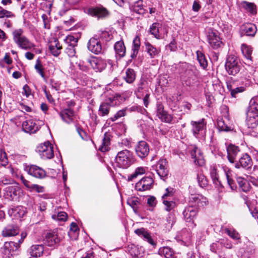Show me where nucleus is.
<instances>
[{
	"mask_svg": "<svg viewBox=\"0 0 258 258\" xmlns=\"http://www.w3.org/2000/svg\"><path fill=\"white\" fill-rule=\"evenodd\" d=\"M167 165V162L166 159L160 160L156 165V171L157 174L164 181L168 174Z\"/></svg>",
	"mask_w": 258,
	"mask_h": 258,
	"instance_id": "nucleus-12",
	"label": "nucleus"
},
{
	"mask_svg": "<svg viewBox=\"0 0 258 258\" xmlns=\"http://www.w3.org/2000/svg\"><path fill=\"white\" fill-rule=\"evenodd\" d=\"M180 72H184L181 75V80L183 85L190 86L198 81L199 72L194 67L186 63H182L180 66Z\"/></svg>",
	"mask_w": 258,
	"mask_h": 258,
	"instance_id": "nucleus-1",
	"label": "nucleus"
},
{
	"mask_svg": "<svg viewBox=\"0 0 258 258\" xmlns=\"http://www.w3.org/2000/svg\"><path fill=\"white\" fill-rule=\"evenodd\" d=\"M16 17L15 14L12 11L4 9L0 6V19H13Z\"/></svg>",
	"mask_w": 258,
	"mask_h": 258,
	"instance_id": "nucleus-44",
	"label": "nucleus"
},
{
	"mask_svg": "<svg viewBox=\"0 0 258 258\" xmlns=\"http://www.w3.org/2000/svg\"><path fill=\"white\" fill-rule=\"evenodd\" d=\"M160 119L165 122L171 123L173 117L170 114H168L166 112L162 116H161Z\"/></svg>",
	"mask_w": 258,
	"mask_h": 258,
	"instance_id": "nucleus-64",
	"label": "nucleus"
},
{
	"mask_svg": "<svg viewBox=\"0 0 258 258\" xmlns=\"http://www.w3.org/2000/svg\"><path fill=\"white\" fill-rule=\"evenodd\" d=\"M115 52L120 57H122L125 54V47L122 41H119L115 43L114 46Z\"/></svg>",
	"mask_w": 258,
	"mask_h": 258,
	"instance_id": "nucleus-37",
	"label": "nucleus"
},
{
	"mask_svg": "<svg viewBox=\"0 0 258 258\" xmlns=\"http://www.w3.org/2000/svg\"><path fill=\"white\" fill-rule=\"evenodd\" d=\"M22 29H17L12 33L14 41L22 49L30 50L33 48L35 45L23 35Z\"/></svg>",
	"mask_w": 258,
	"mask_h": 258,
	"instance_id": "nucleus-2",
	"label": "nucleus"
},
{
	"mask_svg": "<svg viewBox=\"0 0 258 258\" xmlns=\"http://www.w3.org/2000/svg\"><path fill=\"white\" fill-rule=\"evenodd\" d=\"M59 114L62 120L68 124L74 122L76 118L74 111L71 108L62 109Z\"/></svg>",
	"mask_w": 258,
	"mask_h": 258,
	"instance_id": "nucleus-14",
	"label": "nucleus"
},
{
	"mask_svg": "<svg viewBox=\"0 0 258 258\" xmlns=\"http://www.w3.org/2000/svg\"><path fill=\"white\" fill-rule=\"evenodd\" d=\"M163 203L165 206V210L167 211H170L175 206V203L172 201L164 200Z\"/></svg>",
	"mask_w": 258,
	"mask_h": 258,
	"instance_id": "nucleus-57",
	"label": "nucleus"
},
{
	"mask_svg": "<svg viewBox=\"0 0 258 258\" xmlns=\"http://www.w3.org/2000/svg\"><path fill=\"white\" fill-rule=\"evenodd\" d=\"M9 215L15 219L22 218L26 213L25 208L22 206H14L9 210Z\"/></svg>",
	"mask_w": 258,
	"mask_h": 258,
	"instance_id": "nucleus-21",
	"label": "nucleus"
},
{
	"mask_svg": "<svg viewBox=\"0 0 258 258\" xmlns=\"http://www.w3.org/2000/svg\"><path fill=\"white\" fill-rule=\"evenodd\" d=\"M240 32L242 35L254 36L256 32V27L251 23L244 24L241 26Z\"/></svg>",
	"mask_w": 258,
	"mask_h": 258,
	"instance_id": "nucleus-18",
	"label": "nucleus"
},
{
	"mask_svg": "<svg viewBox=\"0 0 258 258\" xmlns=\"http://www.w3.org/2000/svg\"><path fill=\"white\" fill-rule=\"evenodd\" d=\"M133 10L139 14H143L145 13V9L144 8L143 1L139 0L135 3L132 7Z\"/></svg>",
	"mask_w": 258,
	"mask_h": 258,
	"instance_id": "nucleus-46",
	"label": "nucleus"
},
{
	"mask_svg": "<svg viewBox=\"0 0 258 258\" xmlns=\"http://www.w3.org/2000/svg\"><path fill=\"white\" fill-rule=\"evenodd\" d=\"M190 124L192 126V133L196 138H201L205 136L206 123L204 119L198 121H191Z\"/></svg>",
	"mask_w": 258,
	"mask_h": 258,
	"instance_id": "nucleus-8",
	"label": "nucleus"
},
{
	"mask_svg": "<svg viewBox=\"0 0 258 258\" xmlns=\"http://www.w3.org/2000/svg\"><path fill=\"white\" fill-rule=\"evenodd\" d=\"M153 179L150 177H145L138 181L135 185V188L138 191H143L150 190L153 186Z\"/></svg>",
	"mask_w": 258,
	"mask_h": 258,
	"instance_id": "nucleus-10",
	"label": "nucleus"
},
{
	"mask_svg": "<svg viewBox=\"0 0 258 258\" xmlns=\"http://www.w3.org/2000/svg\"><path fill=\"white\" fill-rule=\"evenodd\" d=\"M190 200L195 203V206H203L206 205L208 202L206 198L201 195H192L190 197Z\"/></svg>",
	"mask_w": 258,
	"mask_h": 258,
	"instance_id": "nucleus-34",
	"label": "nucleus"
},
{
	"mask_svg": "<svg viewBox=\"0 0 258 258\" xmlns=\"http://www.w3.org/2000/svg\"><path fill=\"white\" fill-rule=\"evenodd\" d=\"M115 160L117 166L124 169L127 168L134 162L132 153L128 150L119 152Z\"/></svg>",
	"mask_w": 258,
	"mask_h": 258,
	"instance_id": "nucleus-3",
	"label": "nucleus"
},
{
	"mask_svg": "<svg viewBox=\"0 0 258 258\" xmlns=\"http://www.w3.org/2000/svg\"><path fill=\"white\" fill-rule=\"evenodd\" d=\"M165 112L163 105L160 103H158L157 104V115L158 117L160 118L161 116H162Z\"/></svg>",
	"mask_w": 258,
	"mask_h": 258,
	"instance_id": "nucleus-62",
	"label": "nucleus"
},
{
	"mask_svg": "<svg viewBox=\"0 0 258 258\" xmlns=\"http://www.w3.org/2000/svg\"><path fill=\"white\" fill-rule=\"evenodd\" d=\"M207 40L211 47L215 49L221 47L223 45L218 33L211 29H209L207 32Z\"/></svg>",
	"mask_w": 258,
	"mask_h": 258,
	"instance_id": "nucleus-9",
	"label": "nucleus"
},
{
	"mask_svg": "<svg viewBox=\"0 0 258 258\" xmlns=\"http://www.w3.org/2000/svg\"><path fill=\"white\" fill-rule=\"evenodd\" d=\"M87 62L92 68L96 71H101L105 68L106 63L104 60L97 58L87 59Z\"/></svg>",
	"mask_w": 258,
	"mask_h": 258,
	"instance_id": "nucleus-22",
	"label": "nucleus"
},
{
	"mask_svg": "<svg viewBox=\"0 0 258 258\" xmlns=\"http://www.w3.org/2000/svg\"><path fill=\"white\" fill-rule=\"evenodd\" d=\"M44 251V247L42 244L33 245L30 250L32 256L37 257L42 255Z\"/></svg>",
	"mask_w": 258,
	"mask_h": 258,
	"instance_id": "nucleus-33",
	"label": "nucleus"
},
{
	"mask_svg": "<svg viewBox=\"0 0 258 258\" xmlns=\"http://www.w3.org/2000/svg\"><path fill=\"white\" fill-rule=\"evenodd\" d=\"M126 110L122 109L119 110L113 117L111 118V119L112 121H114L117 120L118 118L124 116L125 115Z\"/></svg>",
	"mask_w": 258,
	"mask_h": 258,
	"instance_id": "nucleus-61",
	"label": "nucleus"
},
{
	"mask_svg": "<svg viewBox=\"0 0 258 258\" xmlns=\"http://www.w3.org/2000/svg\"><path fill=\"white\" fill-rule=\"evenodd\" d=\"M224 230L232 239L234 240L240 239V237L239 233L234 229L226 228Z\"/></svg>",
	"mask_w": 258,
	"mask_h": 258,
	"instance_id": "nucleus-52",
	"label": "nucleus"
},
{
	"mask_svg": "<svg viewBox=\"0 0 258 258\" xmlns=\"http://www.w3.org/2000/svg\"><path fill=\"white\" fill-rule=\"evenodd\" d=\"M197 59L200 63V66L203 68L205 69L208 65V62L206 60L205 55L200 51H197Z\"/></svg>",
	"mask_w": 258,
	"mask_h": 258,
	"instance_id": "nucleus-49",
	"label": "nucleus"
},
{
	"mask_svg": "<svg viewBox=\"0 0 258 258\" xmlns=\"http://www.w3.org/2000/svg\"><path fill=\"white\" fill-rule=\"evenodd\" d=\"M140 38L138 36H136L133 40V46L132 48L133 53L131 54V57L132 58H134L137 56L140 48Z\"/></svg>",
	"mask_w": 258,
	"mask_h": 258,
	"instance_id": "nucleus-42",
	"label": "nucleus"
},
{
	"mask_svg": "<svg viewBox=\"0 0 258 258\" xmlns=\"http://www.w3.org/2000/svg\"><path fill=\"white\" fill-rule=\"evenodd\" d=\"M29 190L30 191H35L38 193H41L44 191V187L38 184H32Z\"/></svg>",
	"mask_w": 258,
	"mask_h": 258,
	"instance_id": "nucleus-58",
	"label": "nucleus"
},
{
	"mask_svg": "<svg viewBox=\"0 0 258 258\" xmlns=\"http://www.w3.org/2000/svg\"><path fill=\"white\" fill-rule=\"evenodd\" d=\"M197 179L199 184L201 187H204L208 185V181L204 175L198 174Z\"/></svg>",
	"mask_w": 258,
	"mask_h": 258,
	"instance_id": "nucleus-55",
	"label": "nucleus"
},
{
	"mask_svg": "<svg viewBox=\"0 0 258 258\" xmlns=\"http://www.w3.org/2000/svg\"><path fill=\"white\" fill-rule=\"evenodd\" d=\"M241 50L243 55L246 59L251 61L252 59L251 54L252 52L251 47L246 44H242L241 46Z\"/></svg>",
	"mask_w": 258,
	"mask_h": 258,
	"instance_id": "nucleus-40",
	"label": "nucleus"
},
{
	"mask_svg": "<svg viewBox=\"0 0 258 258\" xmlns=\"http://www.w3.org/2000/svg\"><path fill=\"white\" fill-rule=\"evenodd\" d=\"M137 155L141 158L148 156L150 148L149 145L145 141H140L135 147Z\"/></svg>",
	"mask_w": 258,
	"mask_h": 258,
	"instance_id": "nucleus-13",
	"label": "nucleus"
},
{
	"mask_svg": "<svg viewBox=\"0 0 258 258\" xmlns=\"http://www.w3.org/2000/svg\"><path fill=\"white\" fill-rule=\"evenodd\" d=\"M145 50L151 58L157 56L160 52L159 49L156 48L149 42L145 43Z\"/></svg>",
	"mask_w": 258,
	"mask_h": 258,
	"instance_id": "nucleus-32",
	"label": "nucleus"
},
{
	"mask_svg": "<svg viewBox=\"0 0 258 258\" xmlns=\"http://www.w3.org/2000/svg\"><path fill=\"white\" fill-rule=\"evenodd\" d=\"M160 24L158 23H153L150 27V32L157 39H161V34L160 35Z\"/></svg>",
	"mask_w": 258,
	"mask_h": 258,
	"instance_id": "nucleus-48",
	"label": "nucleus"
},
{
	"mask_svg": "<svg viewBox=\"0 0 258 258\" xmlns=\"http://www.w3.org/2000/svg\"><path fill=\"white\" fill-rule=\"evenodd\" d=\"M19 233V229L17 226L9 225L6 226L2 231L4 237L13 236Z\"/></svg>",
	"mask_w": 258,
	"mask_h": 258,
	"instance_id": "nucleus-30",
	"label": "nucleus"
},
{
	"mask_svg": "<svg viewBox=\"0 0 258 258\" xmlns=\"http://www.w3.org/2000/svg\"><path fill=\"white\" fill-rule=\"evenodd\" d=\"M241 68L240 62L236 56L228 55L225 63V69L229 75L235 76L239 72Z\"/></svg>",
	"mask_w": 258,
	"mask_h": 258,
	"instance_id": "nucleus-6",
	"label": "nucleus"
},
{
	"mask_svg": "<svg viewBox=\"0 0 258 258\" xmlns=\"http://www.w3.org/2000/svg\"><path fill=\"white\" fill-rule=\"evenodd\" d=\"M8 163L6 153L2 150L0 151V166H6Z\"/></svg>",
	"mask_w": 258,
	"mask_h": 258,
	"instance_id": "nucleus-56",
	"label": "nucleus"
},
{
	"mask_svg": "<svg viewBox=\"0 0 258 258\" xmlns=\"http://www.w3.org/2000/svg\"><path fill=\"white\" fill-rule=\"evenodd\" d=\"M98 35L102 39V40L108 42L111 40L113 38L112 35L108 31H102L98 33Z\"/></svg>",
	"mask_w": 258,
	"mask_h": 258,
	"instance_id": "nucleus-51",
	"label": "nucleus"
},
{
	"mask_svg": "<svg viewBox=\"0 0 258 258\" xmlns=\"http://www.w3.org/2000/svg\"><path fill=\"white\" fill-rule=\"evenodd\" d=\"M252 162L250 157L247 154L243 155L239 160V162L235 164V167L239 168L242 167L248 169L251 168Z\"/></svg>",
	"mask_w": 258,
	"mask_h": 258,
	"instance_id": "nucleus-17",
	"label": "nucleus"
},
{
	"mask_svg": "<svg viewBox=\"0 0 258 258\" xmlns=\"http://www.w3.org/2000/svg\"><path fill=\"white\" fill-rule=\"evenodd\" d=\"M241 6L242 8L250 14L255 15L256 14V7L254 3L243 1L241 3Z\"/></svg>",
	"mask_w": 258,
	"mask_h": 258,
	"instance_id": "nucleus-35",
	"label": "nucleus"
},
{
	"mask_svg": "<svg viewBox=\"0 0 258 258\" xmlns=\"http://www.w3.org/2000/svg\"><path fill=\"white\" fill-rule=\"evenodd\" d=\"M28 172L31 176L39 179H42L46 176V172L41 167L35 165L28 166Z\"/></svg>",
	"mask_w": 258,
	"mask_h": 258,
	"instance_id": "nucleus-15",
	"label": "nucleus"
},
{
	"mask_svg": "<svg viewBox=\"0 0 258 258\" xmlns=\"http://www.w3.org/2000/svg\"><path fill=\"white\" fill-rule=\"evenodd\" d=\"M51 217L58 222H64L67 220L68 215L64 212H55L52 215Z\"/></svg>",
	"mask_w": 258,
	"mask_h": 258,
	"instance_id": "nucleus-45",
	"label": "nucleus"
},
{
	"mask_svg": "<svg viewBox=\"0 0 258 258\" xmlns=\"http://www.w3.org/2000/svg\"><path fill=\"white\" fill-rule=\"evenodd\" d=\"M229 173H230V172L229 171H225V175H226V176L227 182H228L229 185L230 186V188L232 190H234V189H236V186L235 185V183H234V180H232L230 177V176H229Z\"/></svg>",
	"mask_w": 258,
	"mask_h": 258,
	"instance_id": "nucleus-60",
	"label": "nucleus"
},
{
	"mask_svg": "<svg viewBox=\"0 0 258 258\" xmlns=\"http://www.w3.org/2000/svg\"><path fill=\"white\" fill-rule=\"evenodd\" d=\"M146 168L143 167H139L137 168L134 172L128 175L127 177V181H131L137 178L139 176L145 174L146 172Z\"/></svg>",
	"mask_w": 258,
	"mask_h": 258,
	"instance_id": "nucleus-39",
	"label": "nucleus"
},
{
	"mask_svg": "<svg viewBox=\"0 0 258 258\" xmlns=\"http://www.w3.org/2000/svg\"><path fill=\"white\" fill-rule=\"evenodd\" d=\"M158 253L160 255H163L166 258H172L174 255L173 250L168 246L161 247L158 251Z\"/></svg>",
	"mask_w": 258,
	"mask_h": 258,
	"instance_id": "nucleus-41",
	"label": "nucleus"
},
{
	"mask_svg": "<svg viewBox=\"0 0 258 258\" xmlns=\"http://www.w3.org/2000/svg\"><path fill=\"white\" fill-rule=\"evenodd\" d=\"M110 145V138L105 135L101 146L99 148V150L104 152L107 151L109 149V146Z\"/></svg>",
	"mask_w": 258,
	"mask_h": 258,
	"instance_id": "nucleus-50",
	"label": "nucleus"
},
{
	"mask_svg": "<svg viewBox=\"0 0 258 258\" xmlns=\"http://www.w3.org/2000/svg\"><path fill=\"white\" fill-rule=\"evenodd\" d=\"M23 195V189L16 182L7 186L4 189V197L9 201H17Z\"/></svg>",
	"mask_w": 258,
	"mask_h": 258,
	"instance_id": "nucleus-4",
	"label": "nucleus"
},
{
	"mask_svg": "<svg viewBox=\"0 0 258 258\" xmlns=\"http://www.w3.org/2000/svg\"><path fill=\"white\" fill-rule=\"evenodd\" d=\"M135 232L138 236L143 238L145 240L148 241L152 245L154 246H156V243L152 238L149 233L145 229L143 228L137 229L135 231Z\"/></svg>",
	"mask_w": 258,
	"mask_h": 258,
	"instance_id": "nucleus-24",
	"label": "nucleus"
},
{
	"mask_svg": "<svg viewBox=\"0 0 258 258\" xmlns=\"http://www.w3.org/2000/svg\"><path fill=\"white\" fill-rule=\"evenodd\" d=\"M15 182L13 179L6 176H2L0 178L1 186L7 185L8 186L11 184H13V183Z\"/></svg>",
	"mask_w": 258,
	"mask_h": 258,
	"instance_id": "nucleus-53",
	"label": "nucleus"
},
{
	"mask_svg": "<svg viewBox=\"0 0 258 258\" xmlns=\"http://www.w3.org/2000/svg\"><path fill=\"white\" fill-rule=\"evenodd\" d=\"M41 17L43 22L44 28L49 29L50 28V21L48 18V16L46 14H43Z\"/></svg>",
	"mask_w": 258,
	"mask_h": 258,
	"instance_id": "nucleus-63",
	"label": "nucleus"
},
{
	"mask_svg": "<svg viewBox=\"0 0 258 258\" xmlns=\"http://www.w3.org/2000/svg\"><path fill=\"white\" fill-rule=\"evenodd\" d=\"M247 112L258 115V102L255 99L252 98L250 100Z\"/></svg>",
	"mask_w": 258,
	"mask_h": 258,
	"instance_id": "nucleus-47",
	"label": "nucleus"
},
{
	"mask_svg": "<svg viewBox=\"0 0 258 258\" xmlns=\"http://www.w3.org/2000/svg\"><path fill=\"white\" fill-rule=\"evenodd\" d=\"M35 69L37 71V73L41 76V77L44 80H46V79L45 77L44 73L43 72V69L42 68V65L38 61L37 63L35 66Z\"/></svg>",
	"mask_w": 258,
	"mask_h": 258,
	"instance_id": "nucleus-59",
	"label": "nucleus"
},
{
	"mask_svg": "<svg viewBox=\"0 0 258 258\" xmlns=\"http://www.w3.org/2000/svg\"><path fill=\"white\" fill-rule=\"evenodd\" d=\"M20 244L21 243L19 241L18 242L14 241L6 242L3 248L4 252L6 254H8L9 255L12 251H14L18 250L20 247Z\"/></svg>",
	"mask_w": 258,
	"mask_h": 258,
	"instance_id": "nucleus-29",
	"label": "nucleus"
},
{
	"mask_svg": "<svg viewBox=\"0 0 258 258\" xmlns=\"http://www.w3.org/2000/svg\"><path fill=\"white\" fill-rule=\"evenodd\" d=\"M136 73L133 69H127L126 70L123 79L128 84L133 83L136 79Z\"/></svg>",
	"mask_w": 258,
	"mask_h": 258,
	"instance_id": "nucleus-38",
	"label": "nucleus"
},
{
	"mask_svg": "<svg viewBox=\"0 0 258 258\" xmlns=\"http://www.w3.org/2000/svg\"><path fill=\"white\" fill-rule=\"evenodd\" d=\"M49 49L53 56H57L60 53L62 46L57 39H54L53 41L50 42Z\"/></svg>",
	"mask_w": 258,
	"mask_h": 258,
	"instance_id": "nucleus-27",
	"label": "nucleus"
},
{
	"mask_svg": "<svg viewBox=\"0 0 258 258\" xmlns=\"http://www.w3.org/2000/svg\"><path fill=\"white\" fill-rule=\"evenodd\" d=\"M209 172L213 183L217 186H222V184L219 179L217 166L216 165H212L210 166Z\"/></svg>",
	"mask_w": 258,
	"mask_h": 258,
	"instance_id": "nucleus-28",
	"label": "nucleus"
},
{
	"mask_svg": "<svg viewBox=\"0 0 258 258\" xmlns=\"http://www.w3.org/2000/svg\"><path fill=\"white\" fill-rule=\"evenodd\" d=\"M191 156L194 159L196 164L199 166H203L205 164V160L202 153L200 149L195 147L191 152Z\"/></svg>",
	"mask_w": 258,
	"mask_h": 258,
	"instance_id": "nucleus-20",
	"label": "nucleus"
},
{
	"mask_svg": "<svg viewBox=\"0 0 258 258\" xmlns=\"http://www.w3.org/2000/svg\"><path fill=\"white\" fill-rule=\"evenodd\" d=\"M37 152L43 159H49L54 156L53 147L48 141L40 144L37 148Z\"/></svg>",
	"mask_w": 258,
	"mask_h": 258,
	"instance_id": "nucleus-7",
	"label": "nucleus"
},
{
	"mask_svg": "<svg viewBox=\"0 0 258 258\" xmlns=\"http://www.w3.org/2000/svg\"><path fill=\"white\" fill-rule=\"evenodd\" d=\"M210 250L215 253L219 254V258H225L222 257V246L221 241H217L216 243H213L210 245Z\"/></svg>",
	"mask_w": 258,
	"mask_h": 258,
	"instance_id": "nucleus-43",
	"label": "nucleus"
},
{
	"mask_svg": "<svg viewBox=\"0 0 258 258\" xmlns=\"http://www.w3.org/2000/svg\"><path fill=\"white\" fill-rule=\"evenodd\" d=\"M197 209L194 206L186 207L183 211V214L185 220L187 222H192L193 219L196 216Z\"/></svg>",
	"mask_w": 258,
	"mask_h": 258,
	"instance_id": "nucleus-23",
	"label": "nucleus"
},
{
	"mask_svg": "<svg viewBox=\"0 0 258 258\" xmlns=\"http://www.w3.org/2000/svg\"><path fill=\"white\" fill-rule=\"evenodd\" d=\"M246 123L248 128H255L258 125V115L247 112Z\"/></svg>",
	"mask_w": 258,
	"mask_h": 258,
	"instance_id": "nucleus-25",
	"label": "nucleus"
},
{
	"mask_svg": "<svg viewBox=\"0 0 258 258\" xmlns=\"http://www.w3.org/2000/svg\"><path fill=\"white\" fill-rule=\"evenodd\" d=\"M227 157L231 163H234L238 153L239 152L238 147L230 145L227 147Z\"/></svg>",
	"mask_w": 258,
	"mask_h": 258,
	"instance_id": "nucleus-26",
	"label": "nucleus"
},
{
	"mask_svg": "<svg viewBox=\"0 0 258 258\" xmlns=\"http://www.w3.org/2000/svg\"><path fill=\"white\" fill-rule=\"evenodd\" d=\"M44 241L48 246H54L60 242V239L56 232L52 231L46 233Z\"/></svg>",
	"mask_w": 258,
	"mask_h": 258,
	"instance_id": "nucleus-16",
	"label": "nucleus"
},
{
	"mask_svg": "<svg viewBox=\"0 0 258 258\" xmlns=\"http://www.w3.org/2000/svg\"><path fill=\"white\" fill-rule=\"evenodd\" d=\"M88 13L98 18L105 17L107 15V11L103 8H91L88 10Z\"/></svg>",
	"mask_w": 258,
	"mask_h": 258,
	"instance_id": "nucleus-31",
	"label": "nucleus"
},
{
	"mask_svg": "<svg viewBox=\"0 0 258 258\" xmlns=\"http://www.w3.org/2000/svg\"><path fill=\"white\" fill-rule=\"evenodd\" d=\"M23 131L28 133H34L39 130V126L33 120L24 121L22 124Z\"/></svg>",
	"mask_w": 258,
	"mask_h": 258,
	"instance_id": "nucleus-19",
	"label": "nucleus"
},
{
	"mask_svg": "<svg viewBox=\"0 0 258 258\" xmlns=\"http://www.w3.org/2000/svg\"><path fill=\"white\" fill-rule=\"evenodd\" d=\"M121 98L120 95H117L112 98H109L104 102H102L99 107L98 114L100 116H104L107 115L109 112L111 106L118 105L120 103L119 99Z\"/></svg>",
	"mask_w": 258,
	"mask_h": 258,
	"instance_id": "nucleus-5",
	"label": "nucleus"
},
{
	"mask_svg": "<svg viewBox=\"0 0 258 258\" xmlns=\"http://www.w3.org/2000/svg\"><path fill=\"white\" fill-rule=\"evenodd\" d=\"M97 36L96 35L94 37L91 38L88 42V48L94 54H98L101 53L102 51V45L96 37Z\"/></svg>",
	"mask_w": 258,
	"mask_h": 258,
	"instance_id": "nucleus-11",
	"label": "nucleus"
},
{
	"mask_svg": "<svg viewBox=\"0 0 258 258\" xmlns=\"http://www.w3.org/2000/svg\"><path fill=\"white\" fill-rule=\"evenodd\" d=\"M251 82L250 80L249 79H246L245 78L244 86H243L237 87V88H236L235 89H232L231 88L230 89V87H231V86H229V85H227V87H228V89L231 91V95H232V96L233 97H235V95L237 93H240V92H243L245 90V87H247V86H250V84H251Z\"/></svg>",
	"mask_w": 258,
	"mask_h": 258,
	"instance_id": "nucleus-36",
	"label": "nucleus"
},
{
	"mask_svg": "<svg viewBox=\"0 0 258 258\" xmlns=\"http://www.w3.org/2000/svg\"><path fill=\"white\" fill-rule=\"evenodd\" d=\"M217 126L218 128L222 131H228L230 130V127L228 126L222 118H219L217 119Z\"/></svg>",
	"mask_w": 258,
	"mask_h": 258,
	"instance_id": "nucleus-54",
	"label": "nucleus"
}]
</instances>
